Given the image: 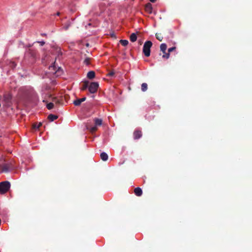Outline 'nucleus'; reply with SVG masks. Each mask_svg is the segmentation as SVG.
Returning <instances> with one entry per match:
<instances>
[{"label":"nucleus","instance_id":"nucleus-1","mask_svg":"<svg viewBox=\"0 0 252 252\" xmlns=\"http://www.w3.org/2000/svg\"><path fill=\"white\" fill-rule=\"evenodd\" d=\"M88 89L91 94H94V82L88 80H84L80 84V90L84 91Z\"/></svg>","mask_w":252,"mask_h":252},{"label":"nucleus","instance_id":"nucleus-2","mask_svg":"<svg viewBox=\"0 0 252 252\" xmlns=\"http://www.w3.org/2000/svg\"><path fill=\"white\" fill-rule=\"evenodd\" d=\"M85 127L92 134H93L94 133V117H92L87 121L85 123Z\"/></svg>","mask_w":252,"mask_h":252},{"label":"nucleus","instance_id":"nucleus-3","mask_svg":"<svg viewBox=\"0 0 252 252\" xmlns=\"http://www.w3.org/2000/svg\"><path fill=\"white\" fill-rule=\"evenodd\" d=\"M11 187L9 181H5L0 183V194H3L6 193Z\"/></svg>","mask_w":252,"mask_h":252},{"label":"nucleus","instance_id":"nucleus-4","mask_svg":"<svg viewBox=\"0 0 252 252\" xmlns=\"http://www.w3.org/2000/svg\"><path fill=\"white\" fill-rule=\"evenodd\" d=\"M93 104L87 103L84 108V115L86 117H90L94 113V111L93 109Z\"/></svg>","mask_w":252,"mask_h":252},{"label":"nucleus","instance_id":"nucleus-5","mask_svg":"<svg viewBox=\"0 0 252 252\" xmlns=\"http://www.w3.org/2000/svg\"><path fill=\"white\" fill-rule=\"evenodd\" d=\"M152 45L153 43L151 41H147L144 44L143 52L144 55L147 57H148L150 56L151 48Z\"/></svg>","mask_w":252,"mask_h":252},{"label":"nucleus","instance_id":"nucleus-6","mask_svg":"<svg viewBox=\"0 0 252 252\" xmlns=\"http://www.w3.org/2000/svg\"><path fill=\"white\" fill-rule=\"evenodd\" d=\"M49 69L51 70L52 73L56 74L57 76L60 75L63 72V70L61 67H58V69H57V67L55 65V63H54L53 65H50Z\"/></svg>","mask_w":252,"mask_h":252},{"label":"nucleus","instance_id":"nucleus-7","mask_svg":"<svg viewBox=\"0 0 252 252\" xmlns=\"http://www.w3.org/2000/svg\"><path fill=\"white\" fill-rule=\"evenodd\" d=\"M167 49V45L165 43H162L160 45V50L164 54L162 58L166 59H168L170 57L169 53H166V50Z\"/></svg>","mask_w":252,"mask_h":252},{"label":"nucleus","instance_id":"nucleus-8","mask_svg":"<svg viewBox=\"0 0 252 252\" xmlns=\"http://www.w3.org/2000/svg\"><path fill=\"white\" fill-rule=\"evenodd\" d=\"M142 136V132L141 130H135L133 132V138L134 139H138Z\"/></svg>","mask_w":252,"mask_h":252},{"label":"nucleus","instance_id":"nucleus-9","mask_svg":"<svg viewBox=\"0 0 252 252\" xmlns=\"http://www.w3.org/2000/svg\"><path fill=\"white\" fill-rule=\"evenodd\" d=\"M12 167L8 164H4L1 166V171L2 172H8L10 171Z\"/></svg>","mask_w":252,"mask_h":252},{"label":"nucleus","instance_id":"nucleus-10","mask_svg":"<svg viewBox=\"0 0 252 252\" xmlns=\"http://www.w3.org/2000/svg\"><path fill=\"white\" fill-rule=\"evenodd\" d=\"M153 7L150 3H148L145 5V10L148 13L151 14L152 13Z\"/></svg>","mask_w":252,"mask_h":252},{"label":"nucleus","instance_id":"nucleus-11","mask_svg":"<svg viewBox=\"0 0 252 252\" xmlns=\"http://www.w3.org/2000/svg\"><path fill=\"white\" fill-rule=\"evenodd\" d=\"M86 99V97L82 98L77 99L73 101V104L75 106H79L82 102H84Z\"/></svg>","mask_w":252,"mask_h":252},{"label":"nucleus","instance_id":"nucleus-12","mask_svg":"<svg viewBox=\"0 0 252 252\" xmlns=\"http://www.w3.org/2000/svg\"><path fill=\"white\" fill-rule=\"evenodd\" d=\"M4 100L7 102H9L12 99V95L10 93H6L3 95Z\"/></svg>","mask_w":252,"mask_h":252},{"label":"nucleus","instance_id":"nucleus-13","mask_svg":"<svg viewBox=\"0 0 252 252\" xmlns=\"http://www.w3.org/2000/svg\"><path fill=\"white\" fill-rule=\"evenodd\" d=\"M134 192L137 196H141L143 193L142 189L139 187L135 188L134 189Z\"/></svg>","mask_w":252,"mask_h":252},{"label":"nucleus","instance_id":"nucleus-14","mask_svg":"<svg viewBox=\"0 0 252 252\" xmlns=\"http://www.w3.org/2000/svg\"><path fill=\"white\" fill-rule=\"evenodd\" d=\"M100 157L101 160L104 161H106L108 158V155L105 152L101 153L100 155Z\"/></svg>","mask_w":252,"mask_h":252},{"label":"nucleus","instance_id":"nucleus-15","mask_svg":"<svg viewBox=\"0 0 252 252\" xmlns=\"http://www.w3.org/2000/svg\"><path fill=\"white\" fill-rule=\"evenodd\" d=\"M102 120L101 119L95 118V131L97 130V127L103 125Z\"/></svg>","mask_w":252,"mask_h":252},{"label":"nucleus","instance_id":"nucleus-16","mask_svg":"<svg viewBox=\"0 0 252 252\" xmlns=\"http://www.w3.org/2000/svg\"><path fill=\"white\" fill-rule=\"evenodd\" d=\"M58 118V116L53 114H50L48 116V119L50 122L54 121V120L57 119Z\"/></svg>","mask_w":252,"mask_h":252},{"label":"nucleus","instance_id":"nucleus-17","mask_svg":"<svg viewBox=\"0 0 252 252\" xmlns=\"http://www.w3.org/2000/svg\"><path fill=\"white\" fill-rule=\"evenodd\" d=\"M129 38L130 40L132 42L136 41L137 38L136 34L135 33H131L130 35Z\"/></svg>","mask_w":252,"mask_h":252},{"label":"nucleus","instance_id":"nucleus-18","mask_svg":"<svg viewBox=\"0 0 252 252\" xmlns=\"http://www.w3.org/2000/svg\"><path fill=\"white\" fill-rule=\"evenodd\" d=\"M87 77L88 79H92L94 78V71H90L87 73Z\"/></svg>","mask_w":252,"mask_h":252},{"label":"nucleus","instance_id":"nucleus-19","mask_svg":"<svg viewBox=\"0 0 252 252\" xmlns=\"http://www.w3.org/2000/svg\"><path fill=\"white\" fill-rule=\"evenodd\" d=\"M148 85L146 83H143L141 85V90L143 92H145L147 90Z\"/></svg>","mask_w":252,"mask_h":252},{"label":"nucleus","instance_id":"nucleus-20","mask_svg":"<svg viewBox=\"0 0 252 252\" xmlns=\"http://www.w3.org/2000/svg\"><path fill=\"white\" fill-rule=\"evenodd\" d=\"M156 38L160 41H161L163 39V36H162L161 33H157L156 34Z\"/></svg>","mask_w":252,"mask_h":252},{"label":"nucleus","instance_id":"nucleus-21","mask_svg":"<svg viewBox=\"0 0 252 252\" xmlns=\"http://www.w3.org/2000/svg\"><path fill=\"white\" fill-rule=\"evenodd\" d=\"M52 101L56 104H61L62 103L61 100L60 99H58L57 97H54L52 98Z\"/></svg>","mask_w":252,"mask_h":252},{"label":"nucleus","instance_id":"nucleus-22","mask_svg":"<svg viewBox=\"0 0 252 252\" xmlns=\"http://www.w3.org/2000/svg\"><path fill=\"white\" fill-rule=\"evenodd\" d=\"M120 42L124 46H126L128 44V41L127 40L121 39L120 40Z\"/></svg>","mask_w":252,"mask_h":252},{"label":"nucleus","instance_id":"nucleus-23","mask_svg":"<svg viewBox=\"0 0 252 252\" xmlns=\"http://www.w3.org/2000/svg\"><path fill=\"white\" fill-rule=\"evenodd\" d=\"M46 107L48 109L51 110L54 107V103L53 102H50L49 103H47L46 105Z\"/></svg>","mask_w":252,"mask_h":252},{"label":"nucleus","instance_id":"nucleus-24","mask_svg":"<svg viewBox=\"0 0 252 252\" xmlns=\"http://www.w3.org/2000/svg\"><path fill=\"white\" fill-rule=\"evenodd\" d=\"M41 125H42V124L41 123H39L38 124H34L33 126V127L34 128L38 129V128H39L40 127V126Z\"/></svg>","mask_w":252,"mask_h":252},{"label":"nucleus","instance_id":"nucleus-25","mask_svg":"<svg viewBox=\"0 0 252 252\" xmlns=\"http://www.w3.org/2000/svg\"><path fill=\"white\" fill-rule=\"evenodd\" d=\"M175 49H176V47H172L169 48L168 49V53L170 54V52L174 51Z\"/></svg>","mask_w":252,"mask_h":252},{"label":"nucleus","instance_id":"nucleus-26","mask_svg":"<svg viewBox=\"0 0 252 252\" xmlns=\"http://www.w3.org/2000/svg\"><path fill=\"white\" fill-rule=\"evenodd\" d=\"M70 24L69 23H67L63 27L64 29L65 30H67L69 28V27H70Z\"/></svg>","mask_w":252,"mask_h":252},{"label":"nucleus","instance_id":"nucleus-27","mask_svg":"<svg viewBox=\"0 0 252 252\" xmlns=\"http://www.w3.org/2000/svg\"><path fill=\"white\" fill-rule=\"evenodd\" d=\"M38 43H39L40 45V46H42L45 44V42L44 41H37Z\"/></svg>","mask_w":252,"mask_h":252},{"label":"nucleus","instance_id":"nucleus-28","mask_svg":"<svg viewBox=\"0 0 252 252\" xmlns=\"http://www.w3.org/2000/svg\"><path fill=\"white\" fill-rule=\"evenodd\" d=\"M114 75V72L113 71H111L108 74V75L109 76H113Z\"/></svg>","mask_w":252,"mask_h":252},{"label":"nucleus","instance_id":"nucleus-29","mask_svg":"<svg viewBox=\"0 0 252 252\" xmlns=\"http://www.w3.org/2000/svg\"><path fill=\"white\" fill-rule=\"evenodd\" d=\"M98 87H99V84H98V82H95V92H96Z\"/></svg>","mask_w":252,"mask_h":252},{"label":"nucleus","instance_id":"nucleus-30","mask_svg":"<svg viewBox=\"0 0 252 252\" xmlns=\"http://www.w3.org/2000/svg\"><path fill=\"white\" fill-rule=\"evenodd\" d=\"M85 62L87 64H89V61L88 59H87L85 60Z\"/></svg>","mask_w":252,"mask_h":252},{"label":"nucleus","instance_id":"nucleus-31","mask_svg":"<svg viewBox=\"0 0 252 252\" xmlns=\"http://www.w3.org/2000/svg\"><path fill=\"white\" fill-rule=\"evenodd\" d=\"M151 2H155L157 0H150Z\"/></svg>","mask_w":252,"mask_h":252},{"label":"nucleus","instance_id":"nucleus-32","mask_svg":"<svg viewBox=\"0 0 252 252\" xmlns=\"http://www.w3.org/2000/svg\"><path fill=\"white\" fill-rule=\"evenodd\" d=\"M41 35L42 36H46V33H41Z\"/></svg>","mask_w":252,"mask_h":252},{"label":"nucleus","instance_id":"nucleus-33","mask_svg":"<svg viewBox=\"0 0 252 252\" xmlns=\"http://www.w3.org/2000/svg\"><path fill=\"white\" fill-rule=\"evenodd\" d=\"M60 12H57V13H56V15H57V16H59V15H60Z\"/></svg>","mask_w":252,"mask_h":252},{"label":"nucleus","instance_id":"nucleus-34","mask_svg":"<svg viewBox=\"0 0 252 252\" xmlns=\"http://www.w3.org/2000/svg\"><path fill=\"white\" fill-rule=\"evenodd\" d=\"M91 25H92V24H91V23H89V24H88V26H91Z\"/></svg>","mask_w":252,"mask_h":252}]
</instances>
